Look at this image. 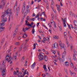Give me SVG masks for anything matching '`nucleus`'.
<instances>
[{
	"label": "nucleus",
	"instance_id": "6ab92c4d",
	"mask_svg": "<svg viewBox=\"0 0 77 77\" xmlns=\"http://www.w3.org/2000/svg\"><path fill=\"white\" fill-rule=\"evenodd\" d=\"M70 66L72 68H74V67L73 65V63L71 62V63L70 64Z\"/></svg>",
	"mask_w": 77,
	"mask_h": 77
},
{
	"label": "nucleus",
	"instance_id": "6e6552de",
	"mask_svg": "<svg viewBox=\"0 0 77 77\" xmlns=\"http://www.w3.org/2000/svg\"><path fill=\"white\" fill-rule=\"evenodd\" d=\"M25 10H26V6H25V4H24V5L23 6V7L22 8V14H23L24 13V11H25Z\"/></svg>",
	"mask_w": 77,
	"mask_h": 77
},
{
	"label": "nucleus",
	"instance_id": "9d476101",
	"mask_svg": "<svg viewBox=\"0 0 77 77\" xmlns=\"http://www.w3.org/2000/svg\"><path fill=\"white\" fill-rule=\"evenodd\" d=\"M57 43H55L54 45H53V47L54 48H57L58 47V45Z\"/></svg>",
	"mask_w": 77,
	"mask_h": 77
},
{
	"label": "nucleus",
	"instance_id": "603ef678",
	"mask_svg": "<svg viewBox=\"0 0 77 77\" xmlns=\"http://www.w3.org/2000/svg\"><path fill=\"white\" fill-rule=\"evenodd\" d=\"M45 72H47V71H48L47 69L46 68L45 69Z\"/></svg>",
	"mask_w": 77,
	"mask_h": 77
},
{
	"label": "nucleus",
	"instance_id": "774afa93",
	"mask_svg": "<svg viewBox=\"0 0 77 77\" xmlns=\"http://www.w3.org/2000/svg\"><path fill=\"white\" fill-rule=\"evenodd\" d=\"M66 32H64V35L65 36H66Z\"/></svg>",
	"mask_w": 77,
	"mask_h": 77
},
{
	"label": "nucleus",
	"instance_id": "cd10ccee",
	"mask_svg": "<svg viewBox=\"0 0 77 77\" xmlns=\"http://www.w3.org/2000/svg\"><path fill=\"white\" fill-rule=\"evenodd\" d=\"M0 29H1V30H4V29H5V27H3L1 26L0 27Z\"/></svg>",
	"mask_w": 77,
	"mask_h": 77
},
{
	"label": "nucleus",
	"instance_id": "39448f33",
	"mask_svg": "<svg viewBox=\"0 0 77 77\" xmlns=\"http://www.w3.org/2000/svg\"><path fill=\"white\" fill-rule=\"evenodd\" d=\"M18 26H17L16 29L15 30V31L14 32V34L13 35L14 37H15V36H16V35H17V33L18 31L17 30H18Z\"/></svg>",
	"mask_w": 77,
	"mask_h": 77
},
{
	"label": "nucleus",
	"instance_id": "a18cd8bd",
	"mask_svg": "<svg viewBox=\"0 0 77 77\" xmlns=\"http://www.w3.org/2000/svg\"><path fill=\"white\" fill-rule=\"evenodd\" d=\"M54 63L56 65H57V64L56 62H54Z\"/></svg>",
	"mask_w": 77,
	"mask_h": 77
},
{
	"label": "nucleus",
	"instance_id": "b1692460",
	"mask_svg": "<svg viewBox=\"0 0 77 77\" xmlns=\"http://www.w3.org/2000/svg\"><path fill=\"white\" fill-rule=\"evenodd\" d=\"M16 45H20V42H16L15 43Z\"/></svg>",
	"mask_w": 77,
	"mask_h": 77
},
{
	"label": "nucleus",
	"instance_id": "c03bdc74",
	"mask_svg": "<svg viewBox=\"0 0 77 77\" xmlns=\"http://www.w3.org/2000/svg\"><path fill=\"white\" fill-rule=\"evenodd\" d=\"M66 51H64V52L63 53V55H64V56H65V54H66Z\"/></svg>",
	"mask_w": 77,
	"mask_h": 77
},
{
	"label": "nucleus",
	"instance_id": "4d7b16f0",
	"mask_svg": "<svg viewBox=\"0 0 77 77\" xmlns=\"http://www.w3.org/2000/svg\"><path fill=\"white\" fill-rule=\"evenodd\" d=\"M74 5L75 6H76L77 5V3H76V2H75L74 3Z\"/></svg>",
	"mask_w": 77,
	"mask_h": 77
},
{
	"label": "nucleus",
	"instance_id": "13d9d810",
	"mask_svg": "<svg viewBox=\"0 0 77 77\" xmlns=\"http://www.w3.org/2000/svg\"><path fill=\"white\" fill-rule=\"evenodd\" d=\"M68 26V27H69V28L70 29H71V27L70 26H69V24H67Z\"/></svg>",
	"mask_w": 77,
	"mask_h": 77
},
{
	"label": "nucleus",
	"instance_id": "c85d7f7f",
	"mask_svg": "<svg viewBox=\"0 0 77 77\" xmlns=\"http://www.w3.org/2000/svg\"><path fill=\"white\" fill-rule=\"evenodd\" d=\"M48 25L50 27H52V26H51V24L50 23H49Z\"/></svg>",
	"mask_w": 77,
	"mask_h": 77
},
{
	"label": "nucleus",
	"instance_id": "aec40b11",
	"mask_svg": "<svg viewBox=\"0 0 77 77\" xmlns=\"http://www.w3.org/2000/svg\"><path fill=\"white\" fill-rule=\"evenodd\" d=\"M23 45H21L20 48H19V51H21V50H22V48H23Z\"/></svg>",
	"mask_w": 77,
	"mask_h": 77
},
{
	"label": "nucleus",
	"instance_id": "c756f323",
	"mask_svg": "<svg viewBox=\"0 0 77 77\" xmlns=\"http://www.w3.org/2000/svg\"><path fill=\"white\" fill-rule=\"evenodd\" d=\"M73 13L71 11L70 12V15H73Z\"/></svg>",
	"mask_w": 77,
	"mask_h": 77
},
{
	"label": "nucleus",
	"instance_id": "f257e3e1",
	"mask_svg": "<svg viewBox=\"0 0 77 77\" xmlns=\"http://www.w3.org/2000/svg\"><path fill=\"white\" fill-rule=\"evenodd\" d=\"M12 14V11L11 9H8L6 10V11L4 13H2V14H3V15H2V16L1 17L2 18V23H1L0 25V27H3L5 25V23L6 21H7V18H4V17H5V15H11Z\"/></svg>",
	"mask_w": 77,
	"mask_h": 77
},
{
	"label": "nucleus",
	"instance_id": "58836bf2",
	"mask_svg": "<svg viewBox=\"0 0 77 77\" xmlns=\"http://www.w3.org/2000/svg\"><path fill=\"white\" fill-rule=\"evenodd\" d=\"M7 44H8V42H6V43L5 44V45L4 46V47H5V46H6L7 45Z\"/></svg>",
	"mask_w": 77,
	"mask_h": 77
},
{
	"label": "nucleus",
	"instance_id": "0eeeda50",
	"mask_svg": "<svg viewBox=\"0 0 77 77\" xmlns=\"http://www.w3.org/2000/svg\"><path fill=\"white\" fill-rule=\"evenodd\" d=\"M66 18H65L63 20V18H62V20L63 22V25L64 26V27H66V23H65V22H66Z\"/></svg>",
	"mask_w": 77,
	"mask_h": 77
},
{
	"label": "nucleus",
	"instance_id": "e433bc0d",
	"mask_svg": "<svg viewBox=\"0 0 77 77\" xmlns=\"http://www.w3.org/2000/svg\"><path fill=\"white\" fill-rule=\"evenodd\" d=\"M18 4V1H17L16 2V3L15 4V6H17V5Z\"/></svg>",
	"mask_w": 77,
	"mask_h": 77
},
{
	"label": "nucleus",
	"instance_id": "de8ad7c7",
	"mask_svg": "<svg viewBox=\"0 0 77 77\" xmlns=\"http://www.w3.org/2000/svg\"><path fill=\"white\" fill-rule=\"evenodd\" d=\"M73 75L74 77H76V76H75L76 74L74 72V73H73Z\"/></svg>",
	"mask_w": 77,
	"mask_h": 77
},
{
	"label": "nucleus",
	"instance_id": "bb28decb",
	"mask_svg": "<svg viewBox=\"0 0 77 77\" xmlns=\"http://www.w3.org/2000/svg\"><path fill=\"white\" fill-rule=\"evenodd\" d=\"M35 32V29H33L32 30V33H33V34H34Z\"/></svg>",
	"mask_w": 77,
	"mask_h": 77
},
{
	"label": "nucleus",
	"instance_id": "338daca9",
	"mask_svg": "<svg viewBox=\"0 0 77 77\" xmlns=\"http://www.w3.org/2000/svg\"><path fill=\"white\" fill-rule=\"evenodd\" d=\"M55 19H57V16H56V15H55Z\"/></svg>",
	"mask_w": 77,
	"mask_h": 77
},
{
	"label": "nucleus",
	"instance_id": "49530a36",
	"mask_svg": "<svg viewBox=\"0 0 77 77\" xmlns=\"http://www.w3.org/2000/svg\"><path fill=\"white\" fill-rule=\"evenodd\" d=\"M29 19H30V17H29V16H27V17L26 19L29 20Z\"/></svg>",
	"mask_w": 77,
	"mask_h": 77
},
{
	"label": "nucleus",
	"instance_id": "09e8293b",
	"mask_svg": "<svg viewBox=\"0 0 77 77\" xmlns=\"http://www.w3.org/2000/svg\"><path fill=\"white\" fill-rule=\"evenodd\" d=\"M24 60V57H23L22 58V60Z\"/></svg>",
	"mask_w": 77,
	"mask_h": 77
},
{
	"label": "nucleus",
	"instance_id": "f03ea898",
	"mask_svg": "<svg viewBox=\"0 0 77 77\" xmlns=\"http://www.w3.org/2000/svg\"><path fill=\"white\" fill-rule=\"evenodd\" d=\"M11 56H10V57L9 56V54H8L5 57V59L6 60L8 61V63H9L11 61L13 62L14 61V58H11Z\"/></svg>",
	"mask_w": 77,
	"mask_h": 77
},
{
	"label": "nucleus",
	"instance_id": "79ce46f5",
	"mask_svg": "<svg viewBox=\"0 0 77 77\" xmlns=\"http://www.w3.org/2000/svg\"><path fill=\"white\" fill-rule=\"evenodd\" d=\"M45 54H47V55H48V54H49V53H48V52L47 51H45Z\"/></svg>",
	"mask_w": 77,
	"mask_h": 77
},
{
	"label": "nucleus",
	"instance_id": "473e14b6",
	"mask_svg": "<svg viewBox=\"0 0 77 77\" xmlns=\"http://www.w3.org/2000/svg\"><path fill=\"white\" fill-rule=\"evenodd\" d=\"M69 3L70 5V6H71V5H72V2H71V1H69Z\"/></svg>",
	"mask_w": 77,
	"mask_h": 77
},
{
	"label": "nucleus",
	"instance_id": "ea45409f",
	"mask_svg": "<svg viewBox=\"0 0 77 77\" xmlns=\"http://www.w3.org/2000/svg\"><path fill=\"white\" fill-rule=\"evenodd\" d=\"M22 30H23V31H24V32H26V29L24 28H23Z\"/></svg>",
	"mask_w": 77,
	"mask_h": 77
},
{
	"label": "nucleus",
	"instance_id": "3c124183",
	"mask_svg": "<svg viewBox=\"0 0 77 77\" xmlns=\"http://www.w3.org/2000/svg\"><path fill=\"white\" fill-rule=\"evenodd\" d=\"M60 62L63 61V60H62V59H60Z\"/></svg>",
	"mask_w": 77,
	"mask_h": 77
},
{
	"label": "nucleus",
	"instance_id": "4468645a",
	"mask_svg": "<svg viewBox=\"0 0 77 77\" xmlns=\"http://www.w3.org/2000/svg\"><path fill=\"white\" fill-rule=\"evenodd\" d=\"M44 58L45 59V61L46 62L48 60V57L46 55L44 56Z\"/></svg>",
	"mask_w": 77,
	"mask_h": 77
},
{
	"label": "nucleus",
	"instance_id": "2f4dec72",
	"mask_svg": "<svg viewBox=\"0 0 77 77\" xmlns=\"http://www.w3.org/2000/svg\"><path fill=\"white\" fill-rule=\"evenodd\" d=\"M28 20H29L27 19L26 20H25V22H26L25 24H26L27 23H29L28 22V21H29Z\"/></svg>",
	"mask_w": 77,
	"mask_h": 77
},
{
	"label": "nucleus",
	"instance_id": "7c9ffc66",
	"mask_svg": "<svg viewBox=\"0 0 77 77\" xmlns=\"http://www.w3.org/2000/svg\"><path fill=\"white\" fill-rule=\"evenodd\" d=\"M27 61H26L25 62V64L24 65V66H27Z\"/></svg>",
	"mask_w": 77,
	"mask_h": 77
},
{
	"label": "nucleus",
	"instance_id": "0e129e2a",
	"mask_svg": "<svg viewBox=\"0 0 77 77\" xmlns=\"http://www.w3.org/2000/svg\"><path fill=\"white\" fill-rule=\"evenodd\" d=\"M3 63H4V64H5V63H6V60H4L3 61Z\"/></svg>",
	"mask_w": 77,
	"mask_h": 77
},
{
	"label": "nucleus",
	"instance_id": "4c0bfd02",
	"mask_svg": "<svg viewBox=\"0 0 77 77\" xmlns=\"http://www.w3.org/2000/svg\"><path fill=\"white\" fill-rule=\"evenodd\" d=\"M54 27L55 28H56V25H55V22H54Z\"/></svg>",
	"mask_w": 77,
	"mask_h": 77
},
{
	"label": "nucleus",
	"instance_id": "1a4fd4ad",
	"mask_svg": "<svg viewBox=\"0 0 77 77\" xmlns=\"http://www.w3.org/2000/svg\"><path fill=\"white\" fill-rule=\"evenodd\" d=\"M27 47H28V46H26V43H25L23 47V49H24V51L25 52V51L27 50Z\"/></svg>",
	"mask_w": 77,
	"mask_h": 77
},
{
	"label": "nucleus",
	"instance_id": "c9c22d12",
	"mask_svg": "<svg viewBox=\"0 0 77 77\" xmlns=\"http://www.w3.org/2000/svg\"><path fill=\"white\" fill-rule=\"evenodd\" d=\"M35 18H31V20H32V21H35Z\"/></svg>",
	"mask_w": 77,
	"mask_h": 77
},
{
	"label": "nucleus",
	"instance_id": "37998d69",
	"mask_svg": "<svg viewBox=\"0 0 77 77\" xmlns=\"http://www.w3.org/2000/svg\"><path fill=\"white\" fill-rule=\"evenodd\" d=\"M59 28H60V31H61L62 30V27H61V26H59Z\"/></svg>",
	"mask_w": 77,
	"mask_h": 77
},
{
	"label": "nucleus",
	"instance_id": "8fccbe9b",
	"mask_svg": "<svg viewBox=\"0 0 77 77\" xmlns=\"http://www.w3.org/2000/svg\"><path fill=\"white\" fill-rule=\"evenodd\" d=\"M63 54H62V59H63V57H64V56H65Z\"/></svg>",
	"mask_w": 77,
	"mask_h": 77
},
{
	"label": "nucleus",
	"instance_id": "72a5a7b5",
	"mask_svg": "<svg viewBox=\"0 0 77 77\" xmlns=\"http://www.w3.org/2000/svg\"><path fill=\"white\" fill-rule=\"evenodd\" d=\"M43 68L44 69L46 68V65H44L43 66Z\"/></svg>",
	"mask_w": 77,
	"mask_h": 77
},
{
	"label": "nucleus",
	"instance_id": "4be33fe9",
	"mask_svg": "<svg viewBox=\"0 0 77 77\" xmlns=\"http://www.w3.org/2000/svg\"><path fill=\"white\" fill-rule=\"evenodd\" d=\"M76 57L75 56V54H73V60H75V61H76V60H77V59H75Z\"/></svg>",
	"mask_w": 77,
	"mask_h": 77
},
{
	"label": "nucleus",
	"instance_id": "423d86ee",
	"mask_svg": "<svg viewBox=\"0 0 77 77\" xmlns=\"http://www.w3.org/2000/svg\"><path fill=\"white\" fill-rule=\"evenodd\" d=\"M6 73V72L5 71V68L3 69V71L2 72V75L3 76V77H5V74Z\"/></svg>",
	"mask_w": 77,
	"mask_h": 77
},
{
	"label": "nucleus",
	"instance_id": "a19ab883",
	"mask_svg": "<svg viewBox=\"0 0 77 77\" xmlns=\"http://www.w3.org/2000/svg\"><path fill=\"white\" fill-rule=\"evenodd\" d=\"M42 42H43V43H45V40H42Z\"/></svg>",
	"mask_w": 77,
	"mask_h": 77
},
{
	"label": "nucleus",
	"instance_id": "052dcab7",
	"mask_svg": "<svg viewBox=\"0 0 77 77\" xmlns=\"http://www.w3.org/2000/svg\"><path fill=\"white\" fill-rule=\"evenodd\" d=\"M43 75H44L43 77H45V74H42V76H43Z\"/></svg>",
	"mask_w": 77,
	"mask_h": 77
},
{
	"label": "nucleus",
	"instance_id": "e2e57ef3",
	"mask_svg": "<svg viewBox=\"0 0 77 77\" xmlns=\"http://www.w3.org/2000/svg\"><path fill=\"white\" fill-rule=\"evenodd\" d=\"M51 8L53 9V11L54 12H55V11L54 10V9H53V7H51Z\"/></svg>",
	"mask_w": 77,
	"mask_h": 77
},
{
	"label": "nucleus",
	"instance_id": "f8f14e48",
	"mask_svg": "<svg viewBox=\"0 0 77 77\" xmlns=\"http://www.w3.org/2000/svg\"><path fill=\"white\" fill-rule=\"evenodd\" d=\"M59 45L60 47H61L62 48H65V47L64 46H62V42H61V41H60V42H59Z\"/></svg>",
	"mask_w": 77,
	"mask_h": 77
},
{
	"label": "nucleus",
	"instance_id": "5fc2aeb1",
	"mask_svg": "<svg viewBox=\"0 0 77 77\" xmlns=\"http://www.w3.org/2000/svg\"><path fill=\"white\" fill-rule=\"evenodd\" d=\"M18 40H20L21 39V37L19 36L18 38Z\"/></svg>",
	"mask_w": 77,
	"mask_h": 77
},
{
	"label": "nucleus",
	"instance_id": "9b49d317",
	"mask_svg": "<svg viewBox=\"0 0 77 77\" xmlns=\"http://www.w3.org/2000/svg\"><path fill=\"white\" fill-rule=\"evenodd\" d=\"M36 65V63H35V62H34V63L31 66V68H32V69H34V67Z\"/></svg>",
	"mask_w": 77,
	"mask_h": 77
},
{
	"label": "nucleus",
	"instance_id": "412c9836",
	"mask_svg": "<svg viewBox=\"0 0 77 77\" xmlns=\"http://www.w3.org/2000/svg\"><path fill=\"white\" fill-rule=\"evenodd\" d=\"M73 51L74 52V53L75 55H77V51H76L75 50V49H74L73 50Z\"/></svg>",
	"mask_w": 77,
	"mask_h": 77
},
{
	"label": "nucleus",
	"instance_id": "20e7f679",
	"mask_svg": "<svg viewBox=\"0 0 77 77\" xmlns=\"http://www.w3.org/2000/svg\"><path fill=\"white\" fill-rule=\"evenodd\" d=\"M29 6H26V12L27 13H26V12H25L24 14V16H23L24 18H25L26 17V16H27V13H30V10H29Z\"/></svg>",
	"mask_w": 77,
	"mask_h": 77
},
{
	"label": "nucleus",
	"instance_id": "bf43d9fd",
	"mask_svg": "<svg viewBox=\"0 0 77 77\" xmlns=\"http://www.w3.org/2000/svg\"><path fill=\"white\" fill-rule=\"evenodd\" d=\"M38 37H39L40 39H41V36H39V35H38Z\"/></svg>",
	"mask_w": 77,
	"mask_h": 77
},
{
	"label": "nucleus",
	"instance_id": "ddd939ff",
	"mask_svg": "<svg viewBox=\"0 0 77 77\" xmlns=\"http://www.w3.org/2000/svg\"><path fill=\"white\" fill-rule=\"evenodd\" d=\"M57 10L59 11V12H60V6L59 5H57Z\"/></svg>",
	"mask_w": 77,
	"mask_h": 77
},
{
	"label": "nucleus",
	"instance_id": "5701e85b",
	"mask_svg": "<svg viewBox=\"0 0 77 77\" xmlns=\"http://www.w3.org/2000/svg\"><path fill=\"white\" fill-rule=\"evenodd\" d=\"M46 7L47 8V9H49V5H48V4H46Z\"/></svg>",
	"mask_w": 77,
	"mask_h": 77
},
{
	"label": "nucleus",
	"instance_id": "dca6fc26",
	"mask_svg": "<svg viewBox=\"0 0 77 77\" xmlns=\"http://www.w3.org/2000/svg\"><path fill=\"white\" fill-rule=\"evenodd\" d=\"M16 10L17 11L16 12H18L19 13L20 12V7H18L16 9Z\"/></svg>",
	"mask_w": 77,
	"mask_h": 77
},
{
	"label": "nucleus",
	"instance_id": "f704fd0d",
	"mask_svg": "<svg viewBox=\"0 0 77 77\" xmlns=\"http://www.w3.org/2000/svg\"><path fill=\"white\" fill-rule=\"evenodd\" d=\"M18 14H19V13L16 12V17H18Z\"/></svg>",
	"mask_w": 77,
	"mask_h": 77
},
{
	"label": "nucleus",
	"instance_id": "69168bd1",
	"mask_svg": "<svg viewBox=\"0 0 77 77\" xmlns=\"http://www.w3.org/2000/svg\"><path fill=\"white\" fill-rule=\"evenodd\" d=\"M28 30V28H27V27H26V28H25V31H26L27 30Z\"/></svg>",
	"mask_w": 77,
	"mask_h": 77
},
{
	"label": "nucleus",
	"instance_id": "680f3d73",
	"mask_svg": "<svg viewBox=\"0 0 77 77\" xmlns=\"http://www.w3.org/2000/svg\"><path fill=\"white\" fill-rule=\"evenodd\" d=\"M14 75H16V72L15 71H14Z\"/></svg>",
	"mask_w": 77,
	"mask_h": 77
},
{
	"label": "nucleus",
	"instance_id": "6e6d98bb",
	"mask_svg": "<svg viewBox=\"0 0 77 77\" xmlns=\"http://www.w3.org/2000/svg\"><path fill=\"white\" fill-rule=\"evenodd\" d=\"M69 38L71 40H72V37H71V36L69 37Z\"/></svg>",
	"mask_w": 77,
	"mask_h": 77
},
{
	"label": "nucleus",
	"instance_id": "f3484780",
	"mask_svg": "<svg viewBox=\"0 0 77 77\" xmlns=\"http://www.w3.org/2000/svg\"><path fill=\"white\" fill-rule=\"evenodd\" d=\"M25 26H30L31 27H32V25L30 23L27 24L25 23Z\"/></svg>",
	"mask_w": 77,
	"mask_h": 77
},
{
	"label": "nucleus",
	"instance_id": "393cba45",
	"mask_svg": "<svg viewBox=\"0 0 77 77\" xmlns=\"http://www.w3.org/2000/svg\"><path fill=\"white\" fill-rule=\"evenodd\" d=\"M33 50H34L36 48V44H34V45L33 46Z\"/></svg>",
	"mask_w": 77,
	"mask_h": 77
},
{
	"label": "nucleus",
	"instance_id": "a211bd4d",
	"mask_svg": "<svg viewBox=\"0 0 77 77\" xmlns=\"http://www.w3.org/2000/svg\"><path fill=\"white\" fill-rule=\"evenodd\" d=\"M65 65L66 66H69V63L68 61H66L65 63Z\"/></svg>",
	"mask_w": 77,
	"mask_h": 77
},
{
	"label": "nucleus",
	"instance_id": "a878e982",
	"mask_svg": "<svg viewBox=\"0 0 77 77\" xmlns=\"http://www.w3.org/2000/svg\"><path fill=\"white\" fill-rule=\"evenodd\" d=\"M53 38H55V39H58L59 38V37L57 36H54L53 37Z\"/></svg>",
	"mask_w": 77,
	"mask_h": 77
},
{
	"label": "nucleus",
	"instance_id": "864d4df0",
	"mask_svg": "<svg viewBox=\"0 0 77 77\" xmlns=\"http://www.w3.org/2000/svg\"><path fill=\"white\" fill-rule=\"evenodd\" d=\"M23 36H25L26 37H27L28 36L27 35V34L25 33L24 34H23Z\"/></svg>",
	"mask_w": 77,
	"mask_h": 77
},
{
	"label": "nucleus",
	"instance_id": "2eb2a0df",
	"mask_svg": "<svg viewBox=\"0 0 77 77\" xmlns=\"http://www.w3.org/2000/svg\"><path fill=\"white\" fill-rule=\"evenodd\" d=\"M6 5V1H4L3 2V3L1 7H2V8H4L5 7V6Z\"/></svg>",
	"mask_w": 77,
	"mask_h": 77
},
{
	"label": "nucleus",
	"instance_id": "7ed1b4c3",
	"mask_svg": "<svg viewBox=\"0 0 77 77\" xmlns=\"http://www.w3.org/2000/svg\"><path fill=\"white\" fill-rule=\"evenodd\" d=\"M39 55H38V57L39 59V61H41V60H44V58L42 55V54H44V53H42L41 52H40L39 53Z\"/></svg>",
	"mask_w": 77,
	"mask_h": 77
}]
</instances>
